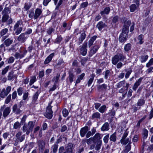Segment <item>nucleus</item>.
<instances>
[{
	"mask_svg": "<svg viewBox=\"0 0 153 153\" xmlns=\"http://www.w3.org/2000/svg\"><path fill=\"white\" fill-rule=\"evenodd\" d=\"M143 138L144 139H146L147 137L148 131L146 129L144 128L143 129Z\"/></svg>",
	"mask_w": 153,
	"mask_h": 153,
	"instance_id": "de8ad7c7",
	"label": "nucleus"
},
{
	"mask_svg": "<svg viewBox=\"0 0 153 153\" xmlns=\"http://www.w3.org/2000/svg\"><path fill=\"white\" fill-rule=\"evenodd\" d=\"M13 111L15 112L17 114H20L21 112V111L20 109V108L18 107L17 104L14 105L13 106Z\"/></svg>",
	"mask_w": 153,
	"mask_h": 153,
	"instance_id": "b1692460",
	"label": "nucleus"
},
{
	"mask_svg": "<svg viewBox=\"0 0 153 153\" xmlns=\"http://www.w3.org/2000/svg\"><path fill=\"white\" fill-rule=\"evenodd\" d=\"M107 85L105 84L99 85L97 86V89L100 91H105L107 89Z\"/></svg>",
	"mask_w": 153,
	"mask_h": 153,
	"instance_id": "c85d7f7f",
	"label": "nucleus"
},
{
	"mask_svg": "<svg viewBox=\"0 0 153 153\" xmlns=\"http://www.w3.org/2000/svg\"><path fill=\"white\" fill-rule=\"evenodd\" d=\"M54 53H53L51 54L48 56L44 61V64L46 65L49 63L51 61L52 58L54 56Z\"/></svg>",
	"mask_w": 153,
	"mask_h": 153,
	"instance_id": "6ab92c4d",
	"label": "nucleus"
},
{
	"mask_svg": "<svg viewBox=\"0 0 153 153\" xmlns=\"http://www.w3.org/2000/svg\"><path fill=\"white\" fill-rule=\"evenodd\" d=\"M22 30V22L21 20L17 22L13 27V30L15 34L18 35L20 33Z\"/></svg>",
	"mask_w": 153,
	"mask_h": 153,
	"instance_id": "20e7f679",
	"label": "nucleus"
},
{
	"mask_svg": "<svg viewBox=\"0 0 153 153\" xmlns=\"http://www.w3.org/2000/svg\"><path fill=\"white\" fill-rule=\"evenodd\" d=\"M87 42H84L83 44L79 46V52L83 56H85L87 51Z\"/></svg>",
	"mask_w": 153,
	"mask_h": 153,
	"instance_id": "423d86ee",
	"label": "nucleus"
},
{
	"mask_svg": "<svg viewBox=\"0 0 153 153\" xmlns=\"http://www.w3.org/2000/svg\"><path fill=\"white\" fill-rule=\"evenodd\" d=\"M73 144L71 143L68 144L65 148L63 146L60 147L59 149L58 153H74L73 150Z\"/></svg>",
	"mask_w": 153,
	"mask_h": 153,
	"instance_id": "f03ea898",
	"label": "nucleus"
},
{
	"mask_svg": "<svg viewBox=\"0 0 153 153\" xmlns=\"http://www.w3.org/2000/svg\"><path fill=\"white\" fill-rule=\"evenodd\" d=\"M109 129V126L108 123H105L101 128V130L102 131H107Z\"/></svg>",
	"mask_w": 153,
	"mask_h": 153,
	"instance_id": "473e14b6",
	"label": "nucleus"
},
{
	"mask_svg": "<svg viewBox=\"0 0 153 153\" xmlns=\"http://www.w3.org/2000/svg\"><path fill=\"white\" fill-rule=\"evenodd\" d=\"M153 65V58H151L146 64V67L147 68Z\"/></svg>",
	"mask_w": 153,
	"mask_h": 153,
	"instance_id": "052dcab7",
	"label": "nucleus"
},
{
	"mask_svg": "<svg viewBox=\"0 0 153 153\" xmlns=\"http://www.w3.org/2000/svg\"><path fill=\"white\" fill-rule=\"evenodd\" d=\"M39 93L38 91L36 92L35 94L33 95L32 97V102L33 103H35L38 99Z\"/></svg>",
	"mask_w": 153,
	"mask_h": 153,
	"instance_id": "7c9ffc66",
	"label": "nucleus"
},
{
	"mask_svg": "<svg viewBox=\"0 0 153 153\" xmlns=\"http://www.w3.org/2000/svg\"><path fill=\"white\" fill-rule=\"evenodd\" d=\"M110 10V8L109 7H106L103 10L100 12V14L102 16H104L105 14L107 15L109 14Z\"/></svg>",
	"mask_w": 153,
	"mask_h": 153,
	"instance_id": "aec40b11",
	"label": "nucleus"
},
{
	"mask_svg": "<svg viewBox=\"0 0 153 153\" xmlns=\"http://www.w3.org/2000/svg\"><path fill=\"white\" fill-rule=\"evenodd\" d=\"M32 5V4L30 2L26 3L25 4L24 8L26 11L28 10Z\"/></svg>",
	"mask_w": 153,
	"mask_h": 153,
	"instance_id": "ea45409f",
	"label": "nucleus"
},
{
	"mask_svg": "<svg viewBox=\"0 0 153 153\" xmlns=\"http://www.w3.org/2000/svg\"><path fill=\"white\" fill-rule=\"evenodd\" d=\"M107 25L105 23H104L102 21H100L98 23L96 27L99 30L101 31L103 28H104Z\"/></svg>",
	"mask_w": 153,
	"mask_h": 153,
	"instance_id": "412c9836",
	"label": "nucleus"
},
{
	"mask_svg": "<svg viewBox=\"0 0 153 153\" xmlns=\"http://www.w3.org/2000/svg\"><path fill=\"white\" fill-rule=\"evenodd\" d=\"M85 75V74L84 73H82L80 75L78 76H77V78L76 81V84L80 82L81 80L83 79Z\"/></svg>",
	"mask_w": 153,
	"mask_h": 153,
	"instance_id": "cd10ccee",
	"label": "nucleus"
},
{
	"mask_svg": "<svg viewBox=\"0 0 153 153\" xmlns=\"http://www.w3.org/2000/svg\"><path fill=\"white\" fill-rule=\"evenodd\" d=\"M13 42L12 38H7L4 41V43L6 47H8L12 44Z\"/></svg>",
	"mask_w": 153,
	"mask_h": 153,
	"instance_id": "5701e85b",
	"label": "nucleus"
},
{
	"mask_svg": "<svg viewBox=\"0 0 153 153\" xmlns=\"http://www.w3.org/2000/svg\"><path fill=\"white\" fill-rule=\"evenodd\" d=\"M148 55H145L144 56H141V62H145L146 60L148 59Z\"/></svg>",
	"mask_w": 153,
	"mask_h": 153,
	"instance_id": "4d7b16f0",
	"label": "nucleus"
},
{
	"mask_svg": "<svg viewBox=\"0 0 153 153\" xmlns=\"http://www.w3.org/2000/svg\"><path fill=\"white\" fill-rule=\"evenodd\" d=\"M60 76V74H57L56 76H54L53 77L52 81L54 82V84H56L58 82Z\"/></svg>",
	"mask_w": 153,
	"mask_h": 153,
	"instance_id": "09e8293b",
	"label": "nucleus"
},
{
	"mask_svg": "<svg viewBox=\"0 0 153 153\" xmlns=\"http://www.w3.org/2000/svg\"><path fill=\"white\" fill-rule=\"evenodd\" d=\"M91 77L89 79L88 82V87L90 86L92 84L95 76V75L93 74L91 75Z\"/></svg>",
	"mask_w": 153,
	"mask_h": 153,
	"instance_id": "a19ab883",
	"label": "nucleus"
},
{
	"mask_svg": "<svg viewBox=\"0 0 153 153\" xmlns=\"http://www.w3.org/2000/svg\"><path fill=\"white\" fill-rule=\"evenodd\" d=\"M100 114L98 112H96L93 113L91 117L92 119H100Z\"/></svg>",
	"mask_w": 153,
	"mask_h": 153,
	"instance_id": "2f4dec72",
	"label": "nucleus"
},
{
	"mask_svg": "<svg viewBox=\"0 0 153 153\" xmlns=\"http://www.w3.org/2000/svg\"><path fill=\"white\" fill-rule=\"evenodd\" d=\"M64 63L65 62L64 61L63 59H60L58 60L56 65L57 66H60L62 65L63 66H64L63 64H64Z\"/></svg>",
	"mask_w": 153,
	"mask_h": 153,
	"instance_id": "e2e57ef3",
	"label": "nucleus"
},
{
	"mask_svg": "<svg viewBox=\"0 0 153 153\" xmlns=\"http://www.w3.org/2000/svg\"><path fill=\"white\" fill-rule=\"evenodd\" d=\"M36 80V76H34L31 77V79L30 81L29 85H31Z\"/></svg>",
	"mask_w": 153,
	"mask_h": 153,
	"instance_id": "603ef678",
	"label": "nucleus"
},
{
	"mask_svg": "<svg viewBox=\"0 0 153 153\" xmlns=\"http://www.w3.org/2000/svg\"><path fill=\"white\" fill-rule=\"evenodd\" d=\"M29 93L27 91L25 92L23 94V99L24 100H26L28 97Z\"/></svg>",
	"mask_w": 153,
	"mask_h": 153,
	"instance_id": "338daca9",
	"label": "nucleus"
},
{
	"mask_svg": "<svg viewBox=\"0 0 153 153\" xmlns=\"http://www.w3.org/2000/svg\"><path fill=\"white\" fill-rule=\"evenodd\" d=\"M145 100L143 99H139L137 103V106L140 107L144 105L145 103Z\"/></svg>",
	"mask_w": 153,
	"mask_h": 153,
	"instance_id": "e433bc0d",
	"label": "nucleus"
},
{
	"mask_svg": "<svg viewBox=\"0 0 153 153\" xmlns=\"http://www.w3.org/2000/svg\"><path fill=\"white\" fill-rule=\"evenodd\" d=\"M74 77V75L71 72H69V76L68 77L67 82H68V81L71 84L73 81Z\"/></svg>",
	"mask_w": 153,
	"mask_h": 153,
	"instance_id": "bb28decb",
	"label": "nucleus"
},
{
	"mask_svg": "<svg viewBox=\"0 0 153 153\" xmlns=\"http://www.w3.org/2000/svg\"><path fill=\"white\" fill-rule=\"evenodd\" d=\"M2 19L1 22H6L9 18V16L8 14H3Z\"/></svg>",
	"mask_w": 153,
	"mask_h": 153,
	"instance_id": "a18cd8bd",
	"label": "nucleus"
},
{
	"mask_svg": "<svg viewBox=\"0 0 153 153\" xmlns=\"http://www.w3.org/2000/svg\"><path fill=\"white\" fill-rule=\"evenodd\" d=\"M34 11L33 10H30L29 12L28 16L30 18H31L34 17Z\"/></svg>",
	"mask_w": 153,
	"mask_h": 153,
	"instance_id": "13d9d810",
	"label": "nucleus"
},
{
	"mask_svg": "<svg viewBox=\"0 0 153 153\" xmlns=\"http://www.w3.org/2000/svg\"><path fill=\"white\" fill-rule=\"evenodd\" d=\"M127 36L128 35L125 33H121L119 38L120 42L121 43L125 42L126 40Z\"/></svg>",
	"mask_w": 153,
	"mask_h": 153,
	"instance_id": "dca6fc26",
	"label": "nucleus"
},
{
	"mask_svg": "<svg viewBox=\"0 0 153 153\" xmlns=\"http://www.w3.org/2000/svg\"><path fill=\"white\" fill-rule=\"evenodd\" d=\"M19 52L21 55V57L23 58L26 54L27 51L25 48L21 47L19 51Z\"/></svg>",
	"mask_w": 153,
	"mask_h": 153,
	"instance_id": "a878e982",
	"label": "nucleus"
},
{
	"mask_svg": "<svg viewBox=\"0 0 153 153\" xmlns=\"http://www.w3.org/2000/svg\"><path fill=\"white\" fill-rule=\"evenodd\" d=\"M86 36L85 31H84L81 34L80 37L76 41V44L78 45H80L85 39Z\"/></svg>",
	"mask_w": 153,
	"mask_h": 153,
	"instance_id": "6e6552de",
	"label": "nucleus"
},
{
	"mask_svg": "<svg viewBox=\"0 0 153 153\" xmlns=\"http://www.w3.org/2000/svg\"><path fill=\"white\" fill-rule=\"evenodd\" d=\"M58 147V144L55 143L51 147V149H52L53 152V153H56L57 151V149Z\"/></svg>",
	"mask_w": 153,
	"mask_h": 153,
	"instance_id": "8fccbe9b",
	"label": "nucleus"
},
{
	"mask_svg": "<svg viewBox=\"0 0 153 153\" xmlns=\"http://www.w3.org/2000/svg\"><path fill=\"white\" fill-rule=\"evenodd\" d=\"M7 4H6L5 7L2 11V14H8L10 13V7H7Z\"/></svg>",
	"mask_w": 153,
	"mask_h": 153,
	"instance_id": "393cba45",
	"label": "nucleus"
},
{
	"mask_svg": "<svg viewBox=\"0 0 153 153\" xmlns=\"http://www.w3.org/2000/svg\"><path fill=\"white\" fill-rule=\"evenodd\" d=\"M11 111L10 107H7L3 111V117L5 119L9 114Z\"/></svg>",
	"mask_w": 153,
	"mask_h": 153,
	"instance_id": "9b49d317",
	"label": "nucleus"
},
{
	"mask_svg": "<svg viewBox=\"0 0 153 153\" xmlns=\"http://www.w3.org/2000/svg\"><path fill=\"white\" fill-rule=\"evenodd\" d=\"M125 80H123L121 81H120L117 83V88H119L120 87H122L124 85V84L125 83Z\"/></svg>",
	"mask_w": 153,
	"mask_h": 153,
	"instance_id": "5fc2aeb1",
	"label": "nucleus"
},
{
	"mask_svg": "<svg viewBox=\"0 0 153 153\" xmlns=\"http://www.w3.org/2000/svg\"><path fill=\"white\" fill-rule=\"evenodd\" d=\"M22 133L21 131H19L16 135V137L18 140L20 142L23 141L25 138V134L22 135Z\"/></svg>",
	"mask_w": 153,
	"mask_h": 153,
	"instance_id": "ddd939ff",
	"label": "nucleus"
},
{
	"mask_svg": "<svg viewBox=\"0 0 153 153\" xmlns=\"http://www.w3.org/2000/svg\"><path fill=\"white\" fill-rule=\"evenodd\" d=\"M131 49V45L130 43L126 44L124 47V49L125 51L128 52Z\"/></svg>",
	"mask_w": 153,
	"mask_h": 153,
	"instance_id": "49530a36",
	"label": "nucleus"
},
{
	"mask_svg": "<svg viewBox=\"0 0 153 153\" xmlns=\"http://www.w3.org/2000/svg\"><path fill=\"white\" fill-rule=\"evenodd\" d=\"M28 36L26 34L22 33L17 38V40L20 42L23 43L25 42L28 38Z\"/></svg>",
	"mask_w": 153,
	"mask_h": 153,
	"instance_id": "1a4fd4ad",
	"label": "nucleus"
},
{
	"mask_svg": "<svg viewBox=\"0 0 153 153\" xmlns=\"http://www.w3.org/2000/svg\"><path fill=\"white\" fill-rule=\"evenodd\" d=\"M8 94L6 93L5 88H3L0 93V97L1 98H4L6 97Z\"/></svg>",
	"mask_w": 153,
	"mask_h": 153,
	"instance_id": "72a5a7b5",
	"label": "nucleus"
},
{
	"mask_svg": "<svg viewBox=\"0 0 153 153\" xmlns=\"http://www.w3.org/2000/svg\"><path fill=\"white\" fill-rule=\"evenodd\" d=\"M116 132H115L110 136V141H112L113 142H115L116 141Z\"/></svg>",
	"mask_w": 153,
	"mask_h": 153,
	"instance_id": "79ce46f5",
	"label": "nucleus"
},
{
	"mask_svg": "<svg viewBox=\"0 0 153 153\" xmlns=\"http://www.w3.org/2000/svg\"><path fill=\"white\" fill-rule=\"evenodd\" d=\"M34 126V123L32 121L29 122L27 125L25 124L22 127L23 132H26L27 135H29L30 132L32 131Z\"/></svg>",
	"mask_w": 153,
	"mask_h": 153,
	"instance_id": "7ed1b4c3",
	"label": "nucleus"
},
{
	"mask_svg": "<svg viewBox=\"0 0 153 153\" xmlns=\"http://www.w3.org/2000/svg\"><path fill=\"white\" fill-rule=\"evenodd\" d=\"M126 59V56L123 53H117L112 57V63L114 65H116L119 61H123Z\"/></svg>",
	"mask_w": 153,
	"mask_h": 153,
	"instance_id": "f257e3e1",
	"label": "nucleus"
},
{
	"mask_svg": "<svg viewBox=\"0 0 153 153\" xmlns=\"http://www.w3.org/2000/svg\"><path fill=\"white\" fill-rule=\"evenodd\" d=\"M102 144V140H100L98 142L96 145L95 146V149L97 151H98L100 150Z\"/></svg>",
	"mask_w": 153,
	"mask_h": 153,
	"instance_id": "4c0bfd02",
	"label": "nucleus"
},
{
	"mask_svg": "<svg viewBox=\"0 0 153 153\" xmlns=\"http://www.w3.org/2000/svg\"><path fill=\"white\" fill-rule=\"evenodd\" d=\"M39 145V153H42L45 146V143L42 140L38 141Z\"/></svg>",
	"mask_w": 153,
	"mask_h": 153,
	"instance_id": "4468645a",
	"label": "nucleus"
},
{
	"mask_svg": "<svg viewBox=\"0 0 153 153\" xmlns=\"http://www.w3.org/2000/svg\"><path fill=\"white\" fill-rule=\"evenodd\" d=\"M103 74L104 75V78L107 79L110 75V72L109 70H107L105 71L104 72Z\"/></svg>",
	"mask_w": 153,
	"mask_h": 153,
	"instance_id": "3c124183",
	"label": "nucleus"
},
{
	"mask_svg": "<svg viewBox=\"0 0 153 153\" xmlns=\"http://www.w3.org/2000/svg\"><path fill=\"white\" fill-rule=\"evenodd\" d=\"M121 143L124 145H125L128 143V144H130L131 143V140H129V138L123 139H121L120 140Z\"/></svg>",
	"mask_w": 153,
	"mask_h": 153,
	"instance_id": "c756f323",
	"label": "nucleus"
},
{
	"mask_svg": "<svg viewBox=\"0 0 153 153\" xmlns=\"http://www.w3.org/2000/svg\"><path fill=\"white\" fill-rule=\"evenodd\" d=\"M13 72H11L9 73L7 77L8 79L9 80H11L13 78Z\"/></svg>",
	"mask_w": 153,
	"mask_h": 153,
	"instance_id": "680f3d73",
	"label": "nucleus"
},
{
	"mask_svg": "<svg viewBox=\"0 0 153 153\" xmlns=\"http://www.w3.org/2000/svg\"><path fill=\"white\" fill-rule=\"evenodd\" d=\"M42 11L39 8H37L35 10L34 18V19H38L42 14Z\"/></svg>",
	"mask_w": 153,
	"mask_h": 153,
	"instance_id": "2eb2a0df",
	"label": "nucleus"
},
{
	"mask_svg": "<svg viewBox=\"0 0 153 153\" xmlns=\"http://www.w3.org/2000/svg\"><path fill=\"white\" fill-rule=\"evenodd\" d=\"M11 94H9L6 98L5 101V103L6 104H8L10 101L11 99Z\"/></svg>",
	"mask_w": 153,
	"mask_h": 153,
	"instance_id": "69168bd1",
	"label": "nucleus"
},
{
	"mask_svg": "<svg viewBox=\"0 0 153 153\" xmlns=\"http://www.w3.org/2000/svg\"><path fill=\"white\" fill-rule=\"evenodd\" d=\"M144 36L142 34H140L139 35L137 38V42L138 44L141 45L143 44L144 42Z\"/></svg>",
	"mask_w": 153,
	"mask_h": 153,
	"instance_id": "4be33fe9",
	"label": "nucleus"
},
{
	"mask_svg": "<svg viewBox=\"0 0 153 153\" xmlns=\"http://www.w3.org/2000/svg\"><path fill=\"white\" fill-rule=\"evenodd\" d=\"M119 20V17L117 15L113 17L112 19V22L114 24L116 23Z\"/></svg>",
	"mask_w": 153,
	"mask_h": 153,
	"instance_id": "6e6d98bb",
	"label": "nucleus"
},
{
	"mask_svg": "<svg viewBox=\"0 0 153 153\" xmlns=\"http://www.w3.org/2000/svg\"><path fill=\"white\" fill-rule=\"evenodd\" d=\"M21 126V123L18 121H17L14 123L13 126V128L15 129H19Z\"/></svg>",
	"mask_w": 153,
	"mask_h": 153,
	"instance_id": "58836bf2",
	"label": "nucleus"
},
{
	"mask_svg": "<svg viewBox=\"0 0 153 153\" xmlns=\"http://www.w3.org/2000/svg\"><path fill=\"white\" fill-rule=\"evenodd\" d=\"M62 39V38L61 36H58L57 38L55 39V42L57 43H60Z\"/></svg>",
	"mask_w": 153,
	"mask_h": 153,
	"instance_id": "0e129e2a",
	"label": "nucleus"
},
{
	"mask_svg": "<svg viewBox=\"0 0 153 153\" xmlns=\"http://www.w3.org/2000/svg\"><path fill=\"white\" fill-rule=\"evenodd\" d=\"M106 106L105 105H103L101 106L98 109V111L102 113H104L107 110Z\"/></svg>",
	"mask_w": 153,
	"mask_h": 153,
	"instance_id": "37998d69",
	"label": "nucleus"
},
{
	"mask_svg": "<svg viewBox=\"0 0 153 153\" xmlns=\"http://www.w3.org/2000/svg\"><path fill=\"white\" fill-rule=\"evenodd\" d=\"M89 130L88 127L87 126H85L84 127L82 128L80 131V134L81 137H84Z\"/></svg>",
	"mask_w": 153,
	"mask_h": 153,
	"instance_id": "f8f14e48",
	"label": "nucleus"
},
{
	"mask_svg": "<svg viewBox=\"0 0 153 153\" xmlns=\"http://www.w3.org/2000/svg\"><path fill=\"white\" fill-rule=\"evenodd\" d=\"M143 79V78L140 77L136 82L133 87V89L134 90L136 91V90L138 86L140 85Z\"/></svg>",
	"mask_w": 153,
	"mask_h": 153,
	"instance_id": "f3484780",
	"label": "nucleus"
},
{
	"mask_svg": "<svg viewBox=\"0 0 153 153\" xmlns=\"http://www.w3.org/2000/svg\"><path fill=\"white\" fill-rule=\"evenodd\" d=\"M52 102H51L49 104L48 106L46 109V112L45 113L44 115L49 119H51L53 117V111L51 110L52 106L51 105Z\"/></svg>",
	"mask_w": 153,
	"mask_h": 153,
	"instance_id": "39448f33",
	"label": "nucleus"
},
{
	"mask_svg": "<svg viewBox=\"0 0 153 153\" xmlns=\"http://www.w3.org/2000/svg\"><path fill=\"white\" fill-rule=\"evenodd\" d=\"M94 141H97L101 139V134L98 133H97L94 136L92 137Z\"/></svg>",
	"mask_w": 153,
	"mask_h": 153,
	"instance_id": "c9c22d12",
	"label": "nucleus"
},
{
	"mask_svg": "<svg viewBox=\"0 0 153 153\" xmlns=\"http://www.w3.org/2000/svg\"><path fill=\"white\" fill-rule=\"evenodd\" d=\"M96 132V130L95 128H93L91 130V131H87L86 134V137L87 138L93 135Z\"/></svg>",
	"mask_w": 153,
	"mask_h": 153,
	"instance_id": "a211bd4d",
	"label": "nucleus"
},
{
	"mask_svg": "<svg viewBox=\"0 0 153 153\" xmlns=\"http://www.w3.org/2000/svg\"><path fill=\"white\" fill-rule=\"evenodd\" d=\"M131 24L130 21H126L124 23L123 27L122 30V33H125L128 35V28Z\"/></svg>",
	"mask_w": 153,
	"mask_h": 153,
	"instance_id": "0eeeda50",
	"label": "nucleus"
},
{
	"mask_svg": "<svg viewBox=\"0 0 153 153\" xmlns=\"http://www.w3.org/2000/svg\"><path fill=\"white\" fill-rule=\"evenodd\" d=\"M100 46L98 45H96L94 46L90 50L89 52V56L91 57L98 50Z\"/></svg>",
	"mask_w": 153,
	"mask_h": 153,
	"instance_id": "9d476101",
	"label": "nucleus"
},
{
	"mask_svg": "<svg viewBox=\"0 0 153 153\" xmlns=\"http://www.w3.org/2000/svg\"><path fill=\"white\" fill-rule=\"evenodd\" d=\"M63 116L65 117H66L68 114V110L65 108L63 109L62 111Z\"/></svg>",
	"mask_w": 153,
	"mask_h": 153,
	"instance_id": "bf43d9fd",
	"label": "nucleus"
},
{
	"mask_svg": "<svg viewBox=\"0 0 153 153\" xmlns=\"http://www.w3.org/2000/svg\"><path fill=\"white\" fill-rule=\"evenodd\" d=\"M8 29L7 28H4L2 29L0 32V35L1 36H3L8 32Z\"/></svg>",
	"mask_w": 153,
	"mask_h": 153,
	"instance_id": "864d4df0",
	"label": "nucleus"
},
{
	"mask_svg": "<svg viewBox=\"0 0 153 153\" xmlns=\"http://www.w3.org/2000/svg\"><path fill=\"white\" fill-rule=\"evenodd\" d=\"M97 38L96 36H94L91 38L88 41V46L90 47L92 45L94 41H95Z\"/></svg>",
	"mask_w": 153,
	"mask_h": 153,
	"instance_id": "f704fd0d",
	"label": "nucleus"
},
{
	"mask_svg": "<svg viewBox=\"0 0 153 153\" xmlns=\"http://www.w3.org/2000/svg\"><path fill=\"white\" fill-rule=\"evenodd\" d=\"M9 68V66L6 67L3 70H2L1 72L2 75H4L6 73Z\"/></svg>",
	"mask_w": 153,
	"mask_h": 153,
	"instance_id": "774afa93",
	"label": "nucleus"
},
{
	"mask_svg": "<svg viewBox=\"0 0 153 153\" xmlns=\"http://www.w3.org/2000/svg\"><path fill=\"white\" fill-rule=\"evenodd\" d=\"M139 7L135 4H133L130 6V10L131 12H134Z\"/></svg>",
	"mask_w": 153,
	"mask_h": 153,
	"instance_id": "c03bdc74",
	"label": "nucleus"
}]
</instances>
